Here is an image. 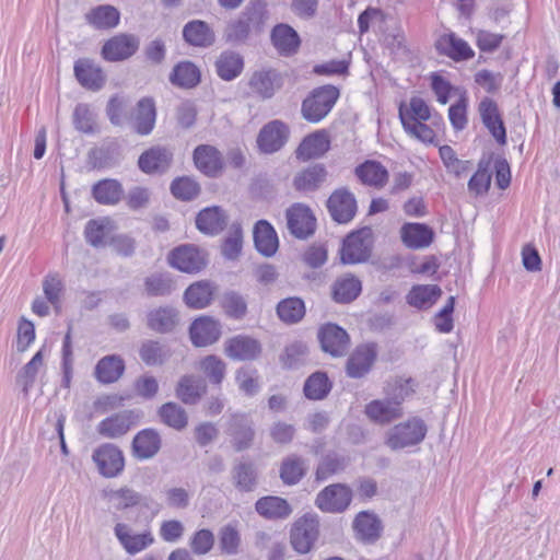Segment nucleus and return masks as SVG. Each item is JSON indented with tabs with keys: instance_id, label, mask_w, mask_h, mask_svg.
<instances>
[{
	"instance_id": "37998d69",
	"label": "nucleus",
	"mask_w": 560,
	"mask_h": 560,
	"mask_svg": "<svg viewBox=\"0 0 560 560\" xmlns=\"http://www.w3.org/2000/svg\"><path fill=\"white\" fill-rule=\"evenodd\" d=\"M361 291V281L355 276L348 273L334 282L331 296L337 303L349 304L360 295Z\"/></svg>"
},
{
	"instance_id": "0e129e2a",
	"label": "nucleus",
	"mask_w": 560,
	"mask_h": 560,
	"mask_svg": "<svg viewBox=\"0 0 560 560\" xmlns=\"http://www.w3.org/2000/svg\"><path fill=\"white\" fill-rule=\"evenodd\" d=\"M243 248V230L240 223H233L221 245V254L228 260L238 259Z\"/></svg>"
},
{
	"instance_id": "13d9d810",
	"label": "nucleus",
	"mask_w": 560,
	"mask_h": 560,
	"mask_svg": "<svg viewBox=\"0 0 560 560\" xmlns=\"http://www.w3.org/2000/svg\"><path fill=\"white\" fill-rule=\"evenodd\" d=\"M235 488L242 492L254 491L257 486V470L250 462H240L232 469Z\"/></svg>"
},
{
	"instance_id": "4c0bfd02",
	"label": "nucleus",
	"mask_w": 560,
	"mask_h": 560,
	"mask_svg": "<svg viewBox=\"0 0 560 560\" xmlns=\"http://www.w3.org/2000/svg\"><path fill=\"white\" fill-rule=\"evenodd\" d=\"M256 512L267 520H285L292 513L289 502L280 497L267 495L255 503Z\"/></svg>"
},
{
	"instance_id": "49530a36",
	"label": "nucleus",
	"mask_w": 560,
	"mask_h": 560,
	"mask_svg": "<svg viewBox=\"0 0 560 560\" xmlns=\"http://www.w3.org/2000/svg\"><path fill=\"white\" fill-rule=\"evenodd\" d=\"M276 313L278 318L285 325H295L305 317L306 306L301 298L290 296L277 303Z\"/></svg>"
},
{
	"instance_id": "864d4df0",
	"label": "nucleus",
	"mask_w": 560,
	"mask_h": 560,
	"mask_svg": "<svg viewBox=\"0 0 560 560\" xmlns=\"http://www.w3.org/2000/svg\"><path fill=\"white\" fill-rule=\"evenodd\" d=\"M106 498L113 503L114 508L118 511H125L128 509L137 508L139 505H145V498L135 489L124 486L116 490L106 492Z\"/></svg>"
},
{
	"instance_id": "8fccbe9b",
	"label": "nucleus",
	"mask_w": 560,
	"mask_h": 560,
	"mask_svg": "<svg viewBox=\"0 0 560 560\" xmlns=\"http://www.w3.org/2000/svg\"><path fill=\"white\" fill-rule=\"evenodd\" d=\"M417 383L410 376L397 375L390 377L385 386L384 394L390 400L397 402L401 407L406 398L410 397L416 392Z\"/></svg>"
},
{
	"instance_id": "f3484780",
	"label": "nucleus",
	"mask_w": 560,
	"mask_h": 560,
	"mask_svg": "<svg viewBox=\"0 0 560 560\" xmlns=\"http://www.w3.org/2000/svg\"><path fill=\"white\" fill-rule=\"evenodd\" d=\"M162 443V436L156 429H142L132 439L131 455L140 462L152 459L160 453Z\"/></svg>"
},
{
	"instance_id": "423d86ee",
	"label": "nucleus",
	"mask_w": 560,
	"mask_h": 560,
	"mask_svg": "<svg viewBox=\"0 0 560 560\" xmlns=\"http://www.w3.org/2000/svg\"><path fill=\"white\" fill-rule=\"evenodd\" d=\"M320 348L332 358L345 357L350 349V336L340 326L334 323L322 325L317 332Z\"/></svg>"
},
{
	"instance_id": "4d7b16f0",
	"label": "nucleus",
	"mask_w": 560,
	"mask_h": 560,
	"mask_svg": "<svg viewBox=\"0 0 560 560\" xmlns=\"http://www.w3.org/2000/svg\"><path fill=\"white\" fill-rule=\"evenodd\" d=\"M158 416L163 424L176 431L184 430L188 424V415L186 410L173 401L163 404L158 409Z\"/></svg>"
},
{
	"instance_id": "c03bdc74",
	"label": "nucleus",
	"mask_w": 560,
	"mask_h": 560,
	"mask_svg": "<svg viewBox=\"0 0 560 560\" xmlns=\"http://www.w3.org/2000/svg\"><path fill=\"white\" fill-rule=\"evenodd\" d=\"M120 13L110 4H101L92 8L85 14V21L96 30H110L119 24Z\"/></svg>"
},
{
	"instance_id": "e2e57ef3",
	"label": "nucleus",
	"mask_w": 560,
	"mask_h": 560,
	"mask_svg": "<svg viewBox=\"0 0 560 560\" xmlns=\"http://www.w3.org/2000/svg\"><path fill=\"white\" fill-rule=\"evenodd\" d=\"M199 368L212 385L222 384L226 374V363L221 358L209 354L200 361Z\"/></svg>"
},
{
	"instance_id": "58836bf2",
	"label": "nucleus",
	"mask_w": 560,
	"mask_h": 560,
	"mask_svg": "<svg viewBox=\"0 0 560 560\" xmlns=\"http://www.w3.org/2000/svg\"><path fill=\"white\" fill-rule=\"evenodd\" d=\"M206 392L205 380L195 375L182 376L175 389L176 397L186 405H196Z\"/></svg>"
},
{
	"instance_id": "0eeeda50",
	"label": "nucleus",
	"mask_w": 560,
	"mask_h": 560,
	"mask_svg": "<svg viewBox=\"0 0 560 560\" xmlns=\"http://www.w3.org/2000/svg\"><path fill=\"white\" fill-rule=\"evenodd\" d=\"M92 459L100 475L105 478H115L125 469L122 451L110 443L102 444L95 448L92 454Z\"/></svg>"
},
{
	"instance_id": "5701e85b",
	"label": "nucleus",
	"mask_w": 560,
	"mask_h": 560,
	"mask_svg": "<svg viewBox=\"0 0 560 560\" xmlns=\"http://www.w3.org/2000/svg\"><path fill=\"white\" fill-rule=\"evenodd\" d=\"M283 84L282 75L276 69H262L255 71L248 85L253 93L264 100L271 98Z\"/></svg>"
},
{
	"instance_id": "f257e3e1",
	"label": "nucleus",
	"mask_w": 560,
	"mask_h": 560,
	"mask_svg": "<svg viewBox=\"0 0 560 560\" xmlns=\"http://www.w3.org/2000/svg\"><path fill=\"white\" fill-rule=\"evenodd\" d=\"M270 11L267 0H249L237 19L228 23L223 39L226 44H246L250 36L262 34L268 26Z\"/></svg>"
},
{
	"instance_id": "79ce46f5",
	"label": "nucleus",
	"mask_w": 560,
	"mask_h": 560,
	"mask_svg": "<svg viewBox=\"0 0 560 560\" xmlns=\"http://www.w3.org/2000/svg\"><path fill=\"white\" fill-rule=\"evenodd\" d=\"M442 295L438 284H417L411 288L406 296L407 303L418 310L432 307Z\"/></svg>"
},
{
	"instance_id": "2eb2a0df",
	"label": "nucleus",
	"mask_w": 560,
	"mask_h": 560,
	"mask_svg": "<svg viewBox=\"0 0 560 560\" xmlns=\"http://www.w3.org/2000/svg\"><path fill=\"white\" fill-rule=\"evenodd\" d=\"M173 163V152L163 145H153L144 150L138 159L139 170L147 175H162Z\"/></svg>"
},
{
	"instance_id": "a878e982",
	"label": "nucleus",
	"mask_w": 560,
	"mask_h": 560,
	"mask_svg": "<svg viewBox=\"0 0 560 560\" xmlns=\"http://www.w3.org/2000/svg\"><path fill=\"white\" fill-rule=\"evenodd\" d=\"M229 215L219 206H211L200 210L196 217V228L206 235H218L228 225Z\"/></svg>"
},
{
	"instance_id": "4be33fe9",
	"label": "nucleus",
	"mask_w": 560,
	"mask_h": 560,
	"mask_svg": "<svg viewBox=\"0 0 560 560\" xmlns=\"http://www.w3.org/2000/svg\"><path fill=\"white\" fill-rule=\"evenodd\" d=\"M74 77L78 82L91 91L101 90L106 81L103 69L92 59L80 58L74 62Z\"/></svg>"
},
{
	"instance_id": "338daca9",
	"label": "nucleus",
	"mask_w": 560,
	"mask_h": 560,
	"mask_svg": "<svg viewBox=\"0 0 560 560\" xmlns=\"http://www.w3.org/2000/svg\"><path fill=\"white\" fill-rule=\"evenodd\" d=\"M74 128L82 133H94L96 131V115L88 104L79 103L72 114Z\"/></svg>"
},
{
	"instance_id": "de8ad7c7",
	"label": "nucleus",
	"mask_w": 560,
	"mask_h": 560,
	"mask_svg": "<svg viewBox=\"0 0 560 560\" xmlns=\"http://www.w3.org/2000/svg\"><path fill=\"white\" fill-rule=\"evenodd\" d=\"M215 288L209 281H198L190 284L185 293L184 301L188 307L201 310L210 305Z\"/></svg>"
},
{
	"instance_id": "7ed1b4c3",
	"label": "nucleus",
	"mask_w": 560,
	"mask_h": 560,
	"mask_svg": "<svg viewBox=\"0 0 560 560\" xmlns=\"http://www.w3.org/2000/svg\"><path fill=\"white\" fill-rule=\"evenodd\" d=\"M428 432L425 422L419 417H412L405 422L394 425L386 436V445L393 451L415 446L421 443Z\"/></svg>"
},
{
	"instance_id": "4468645a",
	"label": "nucleus",
	"mask_w": 560,
	"mask_h": 560,
	"mask_svg": "<svg viewBox=\"0 0 560 560\" xmlns=\"http://www.w3.org/2000/svg\"><path fill=\"white\" fill-rule=\"evenodd\" d=\"M261 352L260 341L248 335H236L224 342V354L234 361H255Z\"/></svg>"
},
{
	"instance_id": "c85d7f7f",
	"label": "nucleus",
	"mask_w": 560,
	"mask_h": 560,
	"mask_svg": "<svg viewBox=\"0 0 560 560\" xmlns=\"http://www.w3.org/2000/svg\"><path fill=\"white\" fill-rule=\"evenodd\" d=\"M365 416L378 424H387L402 416V407L385 396L383 399H374L366 404Z\"/></svg>"
},
{
	"instance_id": "b1692460",
	"label": "nucleus",
	"mask_w": 560,
	"mask_h": 560,
	"mask_svg": "<svg viewBox=\"0 0 560 560\" xmlns=\"http://www.w3.org/2000/svg\"><path fill=\"white\" fill-rule=\"evenodd\" d=\"M479 113L482 124L501 145L506 143V129L500 116L497 103L489 97L483 98L479 104Z\"/></svg>"
},
{
	"instance_id": "6e6d98bb",
	"label": "nucleus",
	"mask_w": 560,
	"mask_h": 560,
	"mask_svg": "<svg viewBox=\"0 0 560 560\" xmlns=\"http://www.w3.org/2000/svg\"><path fill=\"white\" fill-rule=\"evenodd\" d=\"M332 388L326 372L316 371L304 382L303 393L310 400H322L328 396Z\"/></svg>"
},
{
	"instance_id": "ddd939ff",
	"label": "nucleus",
	"mask_w": 560,
	"mask_h": 560,
	"mask_svg": "<svg viewBox=\"0 0 560 560\" xmlns=\"http://www.w3.org/2000/svg\"><path fill=\"white\" fill-rule=\"evenodd\" d=\"M377 359L376 345L364 343L355 347L346 362V374L351 378H362L370 373Z\"/></svg>"
},
{
	"instance_id": "2f4dec72",
	"label": "nucleus",
	"mask_w": 560,
	"mask_h": 560,
	"mask_svg": "<svg viewBox=\"0 0 560 560\" xmlns=\"http://www.w3.org/2000/svg\"><path fill=\"white\" fill-rule=\"evenodd\" d=\"M114 533L120 545L129 555H136L154 542V538L150 532L132 535L130 527L125 523H117L114 527Z\"/></svg>"
},
{
	"instance_id": "6ab92c4d",
	"label": "nucleus",
	"mask_w": 560,
	"mask_h": 560,
	"mask_svg": "<svg viewBox=\"0 0 560 560\" xmlns=\"http://www.w3.org/2000/svg\"><path fill=\"white\" fill-rule=\"evenodd\" d=\"M289 135V127L283 121L272 120L260 129L257 137L258 148L264 153H275L287 143Z\"/></svg>"
},
{
	"instance_id": "a19ab883",
	"label": "nucleus",
	"mask_w": 560,
	"mask_h": 560,
	"mask_svg": "<svg viewBox=\"0 0 560 560\" xmlns=\"http://www.w3.org/2000/svg\"><path fill=\"white\" fill-rule=\"evenodd\" d=\"M92 197L100 205L114 206L122 199L124 188L117 179H101L92 186Z\"/></svg>"
},
{
	"instance_id": "aec40b11",
	"label": "nucleus",
	"mask_w": 560,
	"mask_h": 560,
	"mask_svg": "<svg viewBox=\"0 0 560 560\" xmlns=\"http://www.w3.org/2000/svg\"><path fill=\"white\" fill-rule=\"evenodd\" d=\"M156 121V107L153 97L140 98L130 117L132 130L139 136L150 135Z\"/></svg>"
},
{
	"instance_id": "9d476101",
	"label": "nucleus",
	"mask_w": 560,
	"mask_h": 560,
	"mask_svg": "<svg viewBox=\"0 0 560 560\" xmlns=\"http://www.w3.org/2000/svg\"><path fill=\"white\" fill-rule=\"evenodd\" d=\"M290 233L299 240H306L315 233L316 218L310 207L294 203L285 211Z\"/></svg>"
},
{
	"instance_id": "39448f33",
	"label": "nucleus",
	"mask_w": 560,
	"mask_h": 560,
	"mask_svg": "<svg viewBox=\"0 0 560 560\" xmlns=\"http://www.w3.org/2000/svg\"><path fill=\"white\" fill-rule=\"evenodd\" d=\"M319 537V520L315 514L299 517L290 529V544L299 555L308 553Z\"/></svg>"
},
{
	"instance_id": "69168bd1",
	"label": "nucleus",
	"mask_w": 560,
	"mask_h": 560,
	"mask_svg": "<svg viewBox=\"0 0 560 560\" xmlns=\"http://www.w3.org/2000/svg\"><path fill=\"white\" fill-rule=\"evenodd\" d=\"M221 306L225 315L232 319H243L247 314V302L245 298L236 291H228L223 294Z\"/></svg>"
},
{
	"instance_id": "393cba45",
	"label": "nucleus",
	"mask_w": 560,
	"mask_h": 560,
	"mask_svg": "<svg viewBox=\"0 0 560 560\" xmlns=\"http://www.w3.org/2000/svg\"><path fill=\"white\" fill-rule=\"evenodd\" d=\"M270 40L280 56L290 57L298 52L301 38L298 32L289 24L280 23L273 26Z\"/></svg>"
},
{
	"instance_id": "e433bc0d",
	"label": "nucleus",
	"mask_w": 560,
	"mask_h": 560,
	"mask_svg": "<svg viewBox=\"0 0 560 560\" xmlns=\"http://www.w3.org/2000/svg\"><path fill=\"white\" fill-rule=\"evenodd\" d=\"M401 240L408 248L428 247L434 237V232L424 223H405L400 230Z\"/></svg>"
},
{
	"instance_id": "c756f323",
	"label": "nucleus",
	"mask_w": 560,
	"mask_h": 560,
	"mask_svg": "<svg viewBox=\"0 0 560 560\" xmlns=\"http://www.w3.org/2000/svg\"><path fill=\"white\" fill-rule=\"evenodd\" d=\"M353 529L360 541L374 544L382 535L383 525L376 514L362 511L353 521Z\"/></svg>"
},
{
	"instance_id": "ea45409f",
	"label": "nucleus",
	"mask_w": 560,
	"mask_h": 560,
	"mask_svg": "<svg viewBox=\"0 0 560 560\" xmlns=\"http://www.w3.org/2000/svg\"><path fill=\"white\" fill-rule=\"evenodd\" d=\"M355 176L362 184L375 188H383L388 182V171L374 160H368L354 168Z\"/></svg>"
},
{
	"instance_id": "603ef678",
	"label": "nucleus",
	"mask_w": 560,
	"mask_h": 560,
	"mask_svg": "<svg viewBox=\"0 0 560 560\" xmlns=\"http://www.w3.org/2000/svg\"><path fill=\"white\" fill-rule=\"evenodd\" d=\"M200 70L191 61H180L170 74V81L173 85L182 89H192L200 82Z\"/></svg>"
},
{
	"instance_id": "20e7f679",
	"label": "nucleus",
	"mask_w": 560,
	"mask_h": 560,
	"mask_svg": "<svg viewBox=\"0 0 560 560\" xmlns=\"http://www.w3.org/2000/svg\"><path fill=\"white\" fill-rule=\"evenodd\" d=\"M373 231L370 226L355 230L342 241L340 259L345 265H354L366 261L372 253Z\"/></svg>"
},
{
	"instance_id": "f704fd0d",
	"label": "nucleus",
	"mask_w": 560,
	"mask_h": 560,
	"mask_svg": "<svg viewBox=\"0 0 560 560\" xmlns=\"http://www.w3.org/2000/svg\"><path fill=\"white\" fill-rule=\"evenodd\" d=\"M254 244L258 253L271 257L279 247V241L273 226L266 220H259L253 231Z\"/></svg>"
},
{
	"instance_id": "412c9836",
	"label": "nucleus",
	"mask_w": 560,
	"mask_h": 560,
	"mask_svg": "<svg viewBox=\"0 0 560 560\" xmlns=\"http://www.w3.org/2000/svg\"><path fill=\"white\" fill-rule=\"evenodd\" d=\"M190 340L196 347H207L217 342L221 336V324L219 320L200 316L189 327Z\"/></svg>"
},
{
	"instance_id": "cd10ccee",
	"label": "nucleus",
	"mask_w": 560,
	"mask_h": 560,
	"mask_svg": "<svg viewBox=\"0 0 560 560\" xmlns=\"http://www.w3.org/2000/svg\"><path fill=\"white\" fill-rule=\"evenodd\" d=\"M137 421V415L132 410H124L102 420L97 425V432L108 439H117L125 435Z\"/></svg>"
},
{
	"instance_id": "c9c22d12",
	"label": "nucleus",
	"mask_w": 560,
	"mask_h": 560,
	"mask_svg": "<svg viewBox=\"0 0 560 560\" xmlns=\"http://www.w3.org/2000/svg\"><path fill=\"white\" fill-rule=\"evenodd\" d=\"M327 178V170L323 164H313L299 172L293 178V187L301 192L317 190Z\"/></svg>"
},
{
	"instance_id": "7c9ffc66",
	"label": "nucleus",
	"mask_w": 560,
	"mask_h": 560,
	"mask_svg": "<svg viewBox=\"0 0 560 560\" xmlns=\"http://www.w3.org/2000/svg\"><path fill=\"white\" fill-rule=\"evenodd\" d=\"M183 38L192 47L207 48L215 43V33L207 22L192 20L184 25Z\"/></svg>"
},
{
	"instance_id": "680f3d73",
	"label": "nucleus",
	"mask_w": 560,
	"mask_h": 560,
	"mask_svg": "<svg viewBox=\"0 0 560 560\" xmlns=\"http://www.w3.org/2000/svg\"><path fill=\"white\" fill-rule=\"evenodd\" d=\"M140 359L149 366L162 365L171 355L170 350L156 340L144 341L139 350Z\"/></svg>"
},
{
	"instance_id": "473e14b6",
	"label": "nucleus",
	"mask_w": 560,
	"mask_h": 560,
	"mask_svg": "<svg viewBox=\"0 0 560 560\" xmlns=\"http://www.w3.org/2000/svg\"><path fill=\"white\" fill-rule=\"evenodd\" d=\"M435 49L440 55L447 56L455 61L468 60L475 55L467 42L454 33L440 36L435 42Z\"/></svg>"
},
{
	"instance_id": "09e8293b",
	"label": "nucleus",
	"mask_w": 560,
	"mask_h": 560,
	"mask_svg": "<svg viewBox=\"0 0 560 560\" xmlns=\"http://www.w3.org/2000/svg\"><path fill=\"white\" fill-rule=\"evenodd\" d=\"M125 372V362L120 355L110 354L102 358L95 366V377L103 384L117 382Z\"/></svg>"
},
{
	"instance_id": "9b49d317",
	"label": "nucleus",
	"mask_w": 560,
	"mask_h": 560,
	"mask_svg": "<svg viewBox=\"0 0 560 560\" xmlns=\"http://www.w3.org/2000/svg\"><path fill=\"white\" fill-rule=\"evenodd\" d=\"M138 36L128 33L117 34L107 39L102 47V56L105 60L116 62L127 60L139 49Z\"/></svg>"
},
{
	"instance_id": "a211bd4d",
	"label": "nucleus",
	"mask_w": 560,
	"mask_h": 560,
	"mask_svg": "<svg viewBox=\"0 0 560 560\" xmlns=\"http://www.w3.org/2000/svg\"><path fill=\"white\" fill-rule=\"evenodd\" d=\"M192 161L196 168L209 178L220 176L224 167L221 152L210 144L197 145L192 152Z\"/></svg>"
},
{
	"instance_id": "774afa93",
	"label": "nucleus",
	"mask_w": 560,
	"mask_h": 560,
	"mask_svg": "<svg viewBox=\"0 0 560 560\" xmlns=\"http://www.w3.org/2000/svg\"><path fill=\"white\" fill-rule=\"evenodd\" d=\"M346 468V460L336 453L325 455L315 471L317 481H324Z\"/></svg>"
},
{
	"instance_id": "bb28decb",
	"label": "nucleus",
	"mask_w": 560,
	"mask_h": 560,
	"mask_svg": "<svg viewBox=\"0 0 560 560\" xmlns=\"http://www.w3.org/2000/svg\"><path fill=\"white\" fill-rule=\"evenodd\" d=\"M330 149L329 135L325 129L306 136L299 144L295 153L302 161L322 158Z\"/></svg>"
},
{
	"instance_id": "a18cd8bd",
	"label": "nucleus",
	"mask_w": 560,
	"mask_h": 560,
	"mask_svg": "<svg viewBox=\"0 0 560 560\" xmlns=\"http://www.w3.org/2000/svg\"><path fill=\"white\" fill-rule=\"evenodd\" d=\"M214 66L220 79L224 81H232L242 73L244 69V59L236 51L224 50L217 58Z\"/></svg>"
},
{
	"instance_id": "5fc2aeb1",
	"label": "nucleus",
	"mask_w": 560,
	"mask_h": 560,
	"mask_svg": "<svg viewBox=\"0 0 560 560\" xmlns=\"http://www.w3.org/2000/svg\"><path fill=\"white\" fill-rule=\"evenodd\" d=\"M144 292L150 298L167 296L176 290V282L168 272H154L144 279Z\"/></svg>"
},
{
	"instance_id": "f8f14e48",
	"label": "nucleus",
	"mask_w": 560,
	"mask_h": 560,
	"mask_svg": "<svg viewBox=\"0 0 560 560\" xmlns=\"http://www.w3.org/2000/svg\"><path fill=\"white\" fill-rule=\"evenodd\" d=\"M351 489L342 483H335L324 488L316 497L317 508L327 513H341L351 503Z\"/></svg>"
},
{
	"instance_id": "052dcab7",
	"label": "nucleus",
	"mask_w": 560,
	"mask_h": 560,
	"mask_svg": "<svg viewBox=\"0 0 560 560\" xmlns=\"http://www.w3.org/2000/svg\"><path fill=\"white\" fill-rule=\"evenodd\" d=\"M170 190L177 200L191 201L200 195L201 186L191 176H179L172 180Z\"/></svg>"
},
{
	"instance_id": "6e6552de",
	"label": "nucleus",
	"mask_w": 560,
	"mask_h": 560,
	"mask_svg": "<svg viewBox=\"0 0 560 560\" xmlns=\"http://www.w3.org/2000/svg\"><path fill=\"white\" fill-rule=\"evenodd\" d=\"M226 434L236 452L248 450L255 439L254 422L248 415L235 412L226 421Z\"/></svg>"
},
{
	"instance_id": "bf43d9fd",
	"label": "nucleus",
	"mask_w": 560,
	"mask_h": 560,
	"mask_svg": "<svg viewBox=\"0 0 560 560\" xmlns=\"http://www.w3.org/2000/svg\"><path fill=\"white\" fill-rule=\"evenodd\" d=\"M43 364L44 355L43 351L39 350L16 374V384L21 386L22 393L25 397L28 396Z\"/></svg>"
},
{
	"instance_id": "72a5a7b5",
	"label": "nucleus",
	"mask_w": 560,
	"mask_h": 560,
	"mask_svg": "<svg viewBox=\"0 0 560 560\" xmlns=\"http://www.w3.org/2000/svg\"><path fill=\"white\" fill-rule=\"evenodd\" d=\"M179 323V314L172 306H160L147 314V326L158 334L172 332Z\"/></svg>"
},
{
	"instance_id": "1a4fd4ad",
	"label": "nucleus",
	"mask_w": 560,
	"mask_h": 560,
	"mask_svg": "<svg viewBox=\"0 0 560 560\" xmlns=\"http://www.w3.org/2000/svg\"><path fill=\"white\" fill-rule=\"evenodd\" d=\"M168 262L183 272L197 273L207 266V254L192 244H184L171 250Z\"/></svg>"
},
{
	"instance_id": "3c124183",
	"label": "nucleus",
	"mask_w": 560,
	"mask_h": 560,
	"mask_svg": "<svg viewBox=\"0 0 560 560\" xmlns=\"http://www.w3.org/2000/svg\"><path fill=\"white\" fill-rule=\"evenodd\" d=\"M306 472V460L296 454H291L282 459L279 476L284 485L294 486L303 479Z\"/></svg>"
},
{
	"instance_id": "dca6fc26",
	"label": "nucleus",
	"mask_w": 560,
	"mask_h": 560,
	"mask_svg": "<svg viewBox=\"0 0 560 560\" xmlns=\"http://www.w3.org/2000/svg\"><path fill=\"white\" fill-rule=\"evenodd\" d=\"M327 209L334 221L349 223L358 210L355 197L347 188L336 189L327 200Z\"/></svg>"
},
{
	"instance_id": "f03ea898",
	"label": "nucleus",
	"mask_w": 560,
	"mask_h": 560,
	"mask_svg": "<svg viewBox=\"0 0 560 560\" xmlns=\"http://www.w3.org/2000/svg\"><path fill=\"white\" fill-rule=\"evenodd\" d=\"M340 95L335 85H323L314 89L302 102V117L312 124L322 121L332 109Z\"/></svg>"
}]
</instances>
